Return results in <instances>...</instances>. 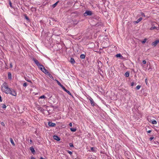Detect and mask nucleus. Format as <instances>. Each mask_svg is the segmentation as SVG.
I'll return each mask as SVG.
<instances>
[{
  "label": "nucleus",
  "instance_id": "f257e3e1",
  "mask_svg": "<svg viewBox=\"0 0 159 159\" xmlns=\"http://www.w3.org/2000/svg\"><path fill=\"white\" fill-rule=\"evenodd\" d=\"M1 90L6 94H9L12 96H16L17 93L16 92L9 88L6 82H4L1 85Z\"/></svg>",
  "mask_w": 159,
  "mask_h": 159
},
{
  "label": "nucleus",
  "instance_id": "f03ea898",
  "mask_svg": "<svg viewBox=\"0 0 159 159\" xmlns=\"http://www.w3.org/2000/svg\"><path fill=\"white\" fill-rule=\"evenodd\" d=\"M33 60L34 61L35 64L39 67V68L45 74L48 72V71L46 70L44 66L42 64H40L39 61L35 58H33Z\"/></svg>",
  "mask_w": 159,
  "mask_h": 159
},
{
  "label": "nucleus",
  "instance_id": "7ed1b4c3",
  "mask_svg": "<svg viewBox=\"0 0 159 159\" xmlns=\"http://www.w3.org/2000/svg\"><path fill=\"white\" fill-rule=\"evenodd\" d=\"M92 15V12L90 11H86L84 13V16H90Z\"/></svg>",
  "mask_w": 159,
  "mask_h": 159
},
{
  "label": "nucleus",
  "instance_id": "20e7f679",
  "mask_svg": "<svg viewBox=\"0 0 159 159\" xmlns=\"http://www.w3.org/2000/svg\"><path fill=\"white\" fill-rule=\"evenodd\" d=\"M159 43V40H155L154 42L152 43V45L154 47H155L157 44Z\"/></svg>",
  "mask_w": 159,
  "mask_h": 159
},
{
  "label": "nucleus",
  "instance_id": "39448f33",
  "mask_svg": "<svg viewBox=\"0 0 159 159\" xmlns=\"http://www.w3.org/2000/svg\"><path fill=\"white\" fill-rule=\"evenodd\" d=\"M89 99L90 101L91 105L93 106H95V103L93 99L91 97H90Z\"/></svg>",
  "mask_w": 159,
  "mask_h": 159
},
{
  "label": "nucleus",
  "instance_id": "423d86ee",
  "mask_svg": "<svg viewBox=\"0 0 159 159\" xmlns=\"http://www.w3.org/2000/svg\"><path fill=\"white\" fill-rule=\"evenodd\" d=\"M53 138L54 139L56 140L57 141H59L60 140V138L56 135H54L53 136Z\"/></svg>",
  "mask_w": 159,
  "mask_h": 159
},
{
  "label": "nucleus",
  "instance_id": "0eeeda50",
  "mask_svg": "<svg viewBox=\"0 0 159 159\" xmlns=\"http://www.w3.org/2000/svg\"><path fill=\"white\" fill-rule=\"evenodd\" d=\"M48 125L50 127H54L56 125V124L51 122H49L48 123Z\"/></svg>",
  "mask_w": 159,
  "mask_h": 159
},
{
  "label": "nucleus",
  "instance_id": "6e6552de",
  "mask_svg": "<svg viewBox=\"0 0 159 159\" xmlns=\"http://www.w3.org/2000/svg\"><path fill=\"white\" fill-rule=\"evenodd\" d=\"M62 89L64 91H65L68 94L72 96L71 93L69 91L67 90L64 87Z\"/></svg>",
  "mask_w": 159,
  "mask_h": 159
},
{
  "label": "nucleus",
  "instance_id": "1a4fd4ad",
  "mask_svg": "<svg viewBox=\"0 0 159 159\" xmlns=\"http://www.w3.org/2000/svg\"><path fill=\"white\" fill-rule=\"evenodd\" d=\"M142 19V18L140 17L139 19H138L136 21H134V24H137L140 22Z\"/></svg>",
  "mask_w": 159,
  "mask_h": 159
},
{
  "label": "nucleus",
  "instance_id": "9d476101",
  "mask_svg": "<svg viewBox=\"0 0 159 159\" xmlns=\"http://www.w3.org/2000/svg\"><path fill=\"white\" fill-rule=\"evenodd\" d=\"M98 67H102V64L101 62L100 61H98Z\"/></svg>",
  "mask_w": 159,
  "mask_h": 159
},
{
  "label": "nucleus",
  "instance_id": "9b49d317",
  "mask_svg": "<svg viewBox=\"0 0 159 159\" xmlns=\"http://www.w3.org/2000/svg\"><path fill=\"white\" fill-rule=\"evenodd\" d=\"M46 75L51 79L52 80L54 79L53 77L49 72Z\"/></svg>",
  "mask_w": 159,
  "mask_h": 159
},
{
  "label": "nucleus",
  "instance_id": "f8f14e48",
  "mask_svg": "<svg viewBox=\"0 0 159 159\" xmlns=\"http://www.w3.org/2000/svg\"><path fill=\"white\" fill-rule=\"evenodd\" d=\"M30 150L31 152L33 154H34V153H35V151L34 148L33 147H31L30 148Z\"/></svg>",
  "mask_w": 159,
  "mask_h": 159
},
{
  "label": "nucleus",
  "instance_id": "ddd939ff",
  "mask_svg": "<svg viewBox=\"0 0 159 159\" xmlns=\"http://www.w3.org/2000/svg\"><path fill=\"white\" fill-rule=\"evenodd\" d=\"M70 62L72 64H74L75 63L74 59L73 58H71L70 60Z\"/></svg>",
  "mask_w": 159,
  "mask_h": 159
},
{
  "label": "nucleus",
  "instance_id": "4468645a",
  "mask_svg": "<svg viewBox=\"0 0 159 159\" xmlns=\"http://www.w3.org/2000/svg\"><path fill=\"white\" fill-rule=\"evenodd\" d=\"M149 126H147L145 127V129L146 132L148 133H150L152 131L151 130H148V128H150Z\"/></svg>",
  "mask_w": 159,
  "mask_h": 159
},
{
  "label": "nucleus",
  "instance_id": "2eb2a0df",
  "mask_svg": "<svg viewBox=\"0 0 159 159\" xmlns=\"http://www.w3.org/2000/svg\"><path fill=\"white\" fill-rule=\"evenodd\" d=\"M37 108L38 110H39L41 111H43L44 110V109H43L42 107H37Z\"/></svg>",
  "mask_w": 159,
  "mask_h": 159
},
{
  "label": "nucleus",
  "instance_id": "dca6fc26",
  "mask_svg": "<svg viewBox=\"0 0 159 159\" xmlns=\"http://www.w3.org/2000/svg\"><path fill=\"white\" fill-rule=\"evenodd\" d=\"M59 1L55 3L52 5V7L53 8H55L57 5V3H58Z\"/></svg>",
  "mask_w": 159,
  "mask_h": 159
},
{
  "label": "nucleus",
  "instance_id": "f3484780",
  "mask_svg": "<svg viewBox=\"0 0 159 159\" xmlns=\"http://www.w3.org/2000/svg\"><path fill=\"white\" fill-rule=\"evenodd\" d=\"M85 56L84 54H82L80 55V58L81 59H84L85 58Z\"/></svg>",
  "mask_w": 159,
  "mask_h": 159
},
{
  "label": "nucleus",
  "instance_id": "a211bd4d",
  "mask_svg": "<svg viewBox=\"0 0 159 159\" xmlns=\"http://www.w3.org/2000/svg\"><path fill=\"white\" fill-rule=\"evenodd\" d=\"M91 151L93 152H96V150L95 149V148L93 147H91Z\"/></svg>",
  "mask_w": 159,
  "mask_h": 159
},
{
  "label": "nucleus",
  "instance_id": "6ab92c4d",
  "mask_svg": "<svg viewBox=\"0 0 159 159\" xmlns=\"http://www.w3.org/2000/svg\"><path fill=\"white\" fill-rule=\"evenodd\" d=\"M154 29L157 30V27L155 26H152L150 28V30H152Z\"/></svg>",
  "mask_w": 159,
  "mask_h": 159
},
{
  "label": "nucleus",
  "instance_id": "aec40b11",
  "mask_svg": "<svg viewBox=\"0 0 159 159\" xmlns=\"http://www.w3.org/2000/svg\"><path fill=\"white\" fill-rule=\"evenodd\" d=\"M8 78L9 79H11V74L10 72L8 73Z\"/></svg>",
  "mask_w": 159,
  "mask_h": 159
},
{
  "label": "nucleus",
  "instance_id": "412c9836",
  "mask_svg": "<svg viewBox=\"0 0 159 159\" xmlns=\"http://www.w3.org/2000/svg\"><path fill=\"white\" fill-rule=\"evenodd\" d=\"M10 142H11V143L13 145V146H15V144L14 142L13 139L11 138H10Z\"/></svg>",
  "mask_w": 159,
  "mask_h": 159
},
{
  "label": "nucleus",
  "instance_id": "4be33fe9",
  "mask_svg": "<svg viewBox=\"0 0 159 159\" xmlns=\"http://www.w3.org/2000/svg\"><path fill=\"white\" fill-rule=\"evenodd\" d=\"M125 75L126 77H128L129 75V73L128 72H126L125 74Z\"/></svg>",
  "mask_w": 159,
  "mask_h": 159
},
{
  "label": "nucleus",
  "instance_id": "5701e85b",
  "mask_svg": "<svg viewBox=\"0 0 159 159\" xmlns=\"http://www.w3.org/2000/svg\"><path fill=\"white\" fill-rule=\"evenodd\" d=\"M70 130L72 132H75L76 131V128H71L70 129Z\"/></svg>",
  "mask_w": 159,
  "mask_h": 159
},
{
  "label": "nucleus",
  "instance_id": "b1692460",
  "mask_svg": "<svg viewBox=\"0 0 159 159\" xmlns=\"http://www.w3.org/2000/svg\"><path fill=\"white\" fill-rule=\"evenodd\" d=\"M25 80L27 81L28 82H29L31 83H32V82H31V81L30 80H29L27 78V77H25Z\"/></svg>",
  "mask_w": 159,
  "mask_h": 159
},
{
  "label": "nucleus",
  "instance_id": "393cba45",
  "mask_svg": "<svg viewBox=\"0 0 159 159\" xmlns=\"http://www.w3.org/2000/svg\"><path fill=\"white\" fill-rule=\"evenodd\" d=\"M57 83H58V84L62 88V89L63 88V87H64V86L62 85L61 84V83L60 82H59L58 81H57Z\"/></svg>",
  "mask_w": 159,
  "mask_h": 159
},
{
  "label": "nucleus",
  "instance_id": "a878e982",
  "mask_svg": "<svg viewBox=\"0 0 159 159\" xmlns=\"http://www.w3.org/2000/svg\"><path fill=\"white\" fill-rule=\"evenodd\" d=\"M152 123L153 124H157V122L155 120H153L152 121Z\"/></svg>",
  "mask_w": 159,
  "mask_h": 159
},
{
  "label": "nucleus",
  "instance_id": "bb28decb",
  "mask_svg": "<svg viewBox=\"0 0 159 159\" xmlns=\"http://www.w3.org/2000/svg\"><path fill=\"white\" fill-rule=\"evenodd\" d=\"M116 56L117 57H122V56L120 54H118L116 55Z\"/></svg>",
  "mask_w": 159,
  "mask_h": 159
},
{
  "label": "nucleus",
  "instance_id": "cd10ccee",
  "mask_svg": "<svg viewBox=\"0 0 159 159\" xmlns=\"http://www.w3.org/2000/svg\"><path fill=\"white\" fill-rule=\"evenodd\" d=\"M101 68H102V67H98V71H101V72H102V73H103V72L101 70Z\"/></svg>",
  "mask_w": 159,
  "mask_h": 159
},
{
  "label": "nucleus",
  "instance_id": "c85d7f7f",
  "mask_svg": "<svg viewBox=\"0 0 159 159\" xmlns=\"http://www.w3.org/2000/svg\"><path fill=\"white\" fill-rule=\"evenodd\" d=\"M25 18L28 21H30V19L28 17V16H27L26 15H25Z\"/></svg>",
  "mask_w": 159,
  "mask_h": 159
},
{
  "label": "nucleus",
  "instance_id": "c756f323",
  "mask_svg": "<svg viewBox=\"0 0 159 159\" xmlns=\"http://www.w3.org/2000/svg\"><path fill=\"white\" fill-rule=\"evenodd\" d=\"M140 87H141V86L139 85H137L135 89H136V90H139V89L140 88Z\"/></svg>",
  "mask_w": 159,
  "mask_h": 159
},
{
  "label": "nucleus",
  "instance_id": "7c9ffc66",
  "mask_svg": "<svg viewBox=\"0 0 159 159\" xmlns=\"http://www.w3.org/2000/svg\"><path fill=\"white\" fill-rule=\"evenodd\" d=\"M147 39H144L141 42L143 43H144L146 41Z\"/></svg>",
  "mask_w": 159,
  "mask_h": 159
},
{
  "label": "nucleus",
  "instance_id": "2f4dec72",
  "mask_svg": "<svg viewBox=\"0 0 159 159\" xmlns=\"http://www.w3.org/2000/svg\"><path fill=\"white\" fill-rule=\"evenodd\" d=\"M9 5H10V7L11 8H13V7H12V3H11V1H10V0L9 1Z\"/></svg>",
  "mask_w": 159,
  "mask_h": 159
},
{
  "label": "nucleus",
  "instance_id": "473e14b6",
  "mask_svg": "<svg viewBox=\"0 0 159 159\" xmlns=\"http://www.w3.org/2000/svg\"><path fill=\"white\" fill-rule=\"evenodd\" d=\"M46 98V97L44 95H42L39 98Z\"/></svg>",
  "mask_w": 159,
  "mask_h": 159
},
{
  "label": "nucleus",
  "instance_id": "72a5a7b5",
  "mask_svg": "<svg viewBox=\"0 0 159 159\" xmlns=\"http://www.w3.org/2000/svg\"><path fill=\"white\" fill-rule=\"evenodd\" d=\"M140 13H141V15L142 16H143V17H145V14H144V13H143V12H141Z\"/></svg>",
  "mask_w": 159,
  "mask_h": 159
},
{
  "label": "nucleus",
  "instance_id": "f704fd0d",
  "mask_svg": "<svg viewBox=\"0 0 159 159\" xmlns=\"http://www.w3.org/2000/svg\"><path fill=\"white\" fill-rule=\"evenodd\" d=\"M2 108H5L6 107V106L5 104H2Z\"/></svg>",
  "mask_w": 159,
  "mask_h": 159
},
{
  "label": "nucleus",
  "instance_id": "c9c22d12",
  "mask_svg": "<svg viewBox=\"0 0 159 159\" xmlns=\"http://www.w3.org/2000/svg\"><path fill=\"white\" fill-rule=\"evenodd\" d=\"M136 83L135 84L134 82H132L131 83V86H134V85H136Z\"/></svg>",
  "mask_w": 159,
  "mask_h": 159
},
{
  "label": "nucleus",
  "instance_id": "e433bc0d",
  "mask_svg": "<svg viewBox=\"0 0 159 159\" xmlns=\"http://www.w3.org/2000/svg\"><path fill=\"white\" fill-rule=\"evenodd\" d=\"M67 152L70 155H71L72 154V152L70 151L69 150H67Z\"/></svg>",
  "mask_w": 159,
  "mask_h": 159
},
{
  "label": "nucleus",
  "instance_id": "4c0bfd02",
  "mask_svg": "<svg viewBox=\"0 0 159 159\" xmlns=\"http://www.w3.org/2000/svg\"><path fill=\"white\" fill-rule=\"evenodd\" d=\"M69 145H70V147H71L73 148L74 147L73 144L72 143H70Z\"/></svg>",
  "mask_w": 159,
  "mask_h": 159
},
{
  "label": "nucleus",
  "instance_id": "58836bf2",
  "mask_svg": "<svg viewBox=\"0 0 159 159\" xmlns=\"http://www.w3.org/2000/svg\"><path fill=\"white\" fill-rule=\"evenodd\" d=\"M1 125H2L3 126H4V127L5 126V124H4V122H1Z\"/></svg>",
  "mask_w": 159,
  "mask_h": 159
},
{
  "label": "nucleus",
  "instance_id": "ea45409f",
  "mask_svg": "<svg viewBox=\"0 0 159 159\" xmlns=\"http://www.w3.org/2000/svg\"><path fill=\"white\" fill-rule=\"evenodd\" d=\"M23 86L24 87H26L27 86V83L25 82L23 84Z\"/></svg>",
  "mask_w": 159,
  "mask_h": 159
},
{
  "label": "nucleus",
  "instance_id": "a19ab883",
  "mask_svg": "<svg viewBox=\"0 0 159 159\" xmlns=\"http://www.w3.org/2000/svg\"><path fill=\"white\" fill-rule=\"evenodd\" d=\"M143 63L144 64H145L146 63V61L145 60H143Z\"/></svg>",
  "mask_w": 159,
  "mask_h": 159
},
{
  "label": "nucleus",
  "instance_id": "79ce46f5",
  "mask_svg": "<svg viewBox=\"0 0 159 159\" xmlns=\"http://www.w3.org/2000/svg\"><path fill=\"white\" fill-rule=\"evenodd\" d=\"M154 137H151L150 138L149 140L151 141V140H152L154 139Z\"/></svg>",
  "mask_w": 159,
  "mask_h": 159
},
{
  "label": "nucleus",
  "instance_id": "37998d69",
  "mask_svg": "<svg viewBox=\"0 0 159 159\" xmlns=\"http://www.w3.org/2000/svg\"><path fill=\"white\" fill-rule=\"evenodd\" d=\"M10 68H11L12 67V65L11 63H10Z\"/></svg>",
  "mask_w": 159,
  "mask_h": 159
},
{
  "label": "nucleus",
  "instance_id": "c03bdc74",
  "mask_svg": "<svg viewBox=\"0 0 159 159\" xmlns=\"http://www.w3.org/2000/svg\"><path fill=\"white\" fill-rule=\"evenodd\" d=\"M69 126H70V127H72V123H70V124H69Z\"/></svg>",
  "mask_w": 159,
  "mask_h": 159
},
{
  "label": "nucleus",
  "instance_id": "a18cd8bd",
  "mask_svg": "<svg viewBox=\"0 0 159 159\" xmlns=\"http://www.w3.org/2000/svg\"><path fill=\"white\" fill-rule=\"evenodd\" d=\"M2 97L1 96V95H0V102H2Z\"/></svg>",
  "mask_w": 159,
  "mask_h": 159
},
{
  "label": "nucleus",
  "instance_id": "49530a36",
  "mask_svg": "<svg viewBox=\"0 0 159 159\" xmlns=\"http://www.w3.org/2000/svg\"><path fill=\"white\" fill-rule=\"evenodd\" d=\"M32 143V141L31 139H30V143L31 144Z\"/></svg>",
  "mask_w": 159,
  "mask_h": 159
},
{
  "label": "nucleus",
  "instance_id": "de8ad7c7",
  "mask_svg": "<svg viewBox=\"0 0 159 159\" xmlns=\"http://www.w3.org/2000/svg\"><path fill=\"white\" fill-rule=\"evenodd\" d=\"M145 82H146V84H147V79H145Z\"/></svg>",
  "mask_w": 159,
  "mask_h": 159
},
{
  "label": "nucleus",
  "instance_id": "09e8293b",
  "mask_svg": "<svg viewBox=\"0 0 159 159\" xmlns=\"http://www.w3.org/2000/svg\"><path fill=\"white\" fill-rule=\"evenodd\" d=\"M102 73H99V74H100V75L101 76H102H102H103V75H102Z\"/></svg>",
  "mask_w": 159,
  "mask_h": 159
},
{
  "label": "nucleus",
  "instance_id": "8fccbe9b",
  "mask_svg": "<svg viewBox=\"0 0 159 159\" xmlns=\"http://www.w3.org/2000/svg\"><path fill=\"white\" fill-rule=\"evenodd\" d=\"M31 159H36L34 157H32L31 158Z\"/></svg>",
  "mask_w": 159,
  "mask_h": 159
},
{
  "label": "nucleus",
  "instance_id": "3c124183",
  "mask_svg": "<svg viewBox=\"0 0 159 159\" xmlns=\"http://www.w3.org/2000/svg\"><path fill=\"white\" fill-rule=\"evenodd\" d=\"M40 159H45L43 158L42 157H41L40 158Z\"/></svg>",
  "mask_w": 159,
  "mask_h": 159
},
{
  "label": "nucleus",
  "instance_id": "603ef678",
  "mask_svg": "<svg viewBox=\"0 0 159 159\" xmlns=\"http://www.w3.org/2000/svg\"><path fill=\"white\" fill-rule=\"evenodd\" d=\"M151 69V67H150H150H149L148 69V70H149L150 69Z\"/></svg>",
  "mask_w": 159,
  "mask_h": 159
},
{
  "label": "nucleus",
  "instance_id": "864d4df0",
  "mask_svg": "<svg viewBox=\"0 0 159 159\" xmlns=\"http://www.w3.org/2000/svg\"><path fill=\"white\" fill-rule=\"evenodd\" d=\"M107 63H108V61L107 62Z\"/></svg>",
  "mask_w": 159,
  "mask_h": 159
}]
</instances>
